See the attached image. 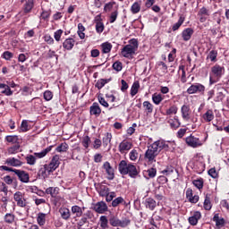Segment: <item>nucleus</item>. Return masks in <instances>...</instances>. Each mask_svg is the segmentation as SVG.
Wrapping results in <instances>:
<instances>
[{
    "label": "nucleus",
    "instance_id": "obj_1",
    "mask_svg": "<svg viewBox=\"0 0 229 229\" xmlns=\"http://www.w3.org/2000/svg\"><path fill=\"white\" fill-rule=\"evenodd\" d=\"M170 144L171 142L163 140H158L153 142L148 147V149L145 152L144 158L146 162H148V164H154V162H157V157L160 155V151L163 149L165 151H169L171 149V148H169Z\"/></svg>",
    "mask_w": 229,
    "mask_h": 229
},
{
    "label": "nucleus",
    "instance_id": "obj_2",
    "mask_svg": "<svg viewBox=\"0 0 229 229\" xmlns=\"http://www.w3.org/2000/svg\"><path fill=\"white\" fill-rule=\"evenodd\" d=\"M139 49V41L136 38L129 40V44L125 45L121 50V55L123 58H133V55Z\"/></svg>",
    "mask_w": 229,
    "mask_h": 229
},
{
    "label": "nucleus",
    "instance_id": "obj_3",
    "mask_svg": "<svg viewBox=\"0 0 229 229\" xmlns=\"http://www.w3.org/2000/svg\"><path fill=\"white\" fill-rule=\"evenodd\" d=\"M223 74H225V67L215 64L211 68V72L209 73V83L210 85H214V83H217L223 77Z\"/></svg>",
    "mask_w": 229,
    "mask_h": 229
},
{
    "label": "nucleus",
    "instance_id": "obj_4",
    "mask_svg": "<svg viewBox=\"0 0 229 229\" xmlns=\"http://www.w3.org/2000/svg\"><path fill=\"white\" fill-rule=\"evenodd\" d=\"M54 146L51 145L47 148L43 149L41 152H35L34 155L29 154L26 156L25 160L29 165H35L37 164V158H44L47 153L53 149Z\"/></svg>",
    "mask_w": 229,
    "mask_h": 229
},
{
    "label": "nucleus",
    "instance_id": "obj_5",
    "mask_svg": "<svg viewBox=\"0 0 229 229\" xmlns=\"http://www.w3.org/2000/svg\"><path fill=\"white\" fill-rule=\"evenodd\" d=\"M21 3L23 4L21 7V15H28V13H31L33 9L35 8V0H21Z\"/></svg>",
    "mask_w": 229,
    "mask_h": 229
},
{
    "label": "nucleus",
    "instance_id": "obj_6",
    "mask_svg": "<svg viewBox=\"0 0 229 229\" xmlns=\"http://www.w3.org/2000/svg\"><path fill=\"white\" fill-rule=\"evenodd\" d=\"M60 165V156L55 155L53 157L51 162L48 165H45V170L47 173H53L54 171H56Z\"/></svg>",
    "mask_w": 229,
    "mask_h": 229
},
{
    "label": "nucleus",
    "instance_id": "obj_7",
    "mask_svg": "<svg viewBox=\"0 0 229 229\" xmlns=\"http://www.w3.org/2000/svg\"><path fill=\"white\" fill-rule=\"evenodd\" d=\"M187 92L189 94H205V86L201 83L192 84L188 88Z\"/></svg>",
    "mask_w": 229,
    "mask_h": 229
},
{
    "label": "nucleus",
    "instance_id": "obj_8",
    "mask_svg": "<svg viewBox=\"0 0 229 229\" xmlns=\"http://www.w3.org/2000/svg\"><path fill=\"white\" fill-rule=\"evenodd\" d=\"M92 208L97 214H105V212H108V206L105 201H98L93 204Z\"/></svg>",
    "mask_w": 229,
    "mask_h": 229
},
{
    "label": "nucleus",
    "instance_id": "obj_9",
    "mask_svg": "<svg viewBox=\"0 0 229 229\" xmlns=\"http://www.w3.org/2000/svg\"><path fill=\"white\" fill-rule=\"evenodd\" d=\"M185 142L190 148H199L203 144L199 138L194 137L192 134L185 139Z\"/></svg>",
    "mask_w": 229,
    "mask_h": 229
},
{
    "label": "nucleus",
    "instance_id": "obj_10",
    "mask_svg": "<svg viewBox=\"0 0 229 229\" xmlns=\"http://www.w3.org/2000/svg\"><path fill=\"white\" fill-rule=\"evenodd\" d=\"M13 199L16 201L17 206L21 207V208H24L28 205V201H26V199H24V194L21 191H16L13 194Z\"/></svg>",
    "mask_w": 229,
    "mask_h": 229
},
{
    "label": "nucleus",
    "instance_id": "obj_11",
    "mask_svg": "<svg viewBox=\"0 0 229 229\" xmlns=\"http://www.w3.org/2000/svg\"><path fill=\"white\" fill-rule=\"evenodd\" d=\"M14 174L18 176L21 183H30V174H28L26 171L16 169L14 170Z\"/></svg>",
    "mask_w": 229,
    "mask_h": 229
},
{
    "label": "nucleus",
    "instance_id": "obj_12",
    "mask_svg": "<svg viewBox=\"0 0 229 229\" xmlns=\"http://www.w3.org/2000/svg\"><path fill=\"white\" fill-rule=\"evenodd\" d=\"M133 145L131 144V142L124 140H123L119 146H118V151L122 154L124 155L125 153H128V151H130V149H131V147Z\"/></svg>",
    "mask_w": 229,
    "mask_h": 229
},
{
    "label": "nucleus",
    "instance_id": "obj_13",
    "mask_svg": "<svg viewBox=\"0 0 229 229\" xmlns=\"http://www.w3.org/2000/svg\"><path fill=\"white\" fill-rule=\"evenodd\" d=\"M102 167L106 171V173L107 174V178L109 180H114V178H115V174L114 173V167H112V165H110V162L106 161L103 164Z\"/></svg>",
    "mask_w": 229,
    "mask_h": 229
},
{
    "label": "nucleus",
    "instance_id": "obj_14",
    "mask_svg": "<svg viewBox=\"0 0 229 229\" xmlns=\"http://www.w3.org/2000/svg\"><path fill=\"white\" fill-rule=\"evenodd\" d=\"M140 173V170L133 164H128L126 174H129L131 178H137Z\"/></svg>",
    "mask_w": 229,
    "mask_h": 229
},
{
    "label": "nucleus",
    "instance_id": "obj_15",
    "mask_svg": "<svg viewBox=\"0 0 229 229\" xmlns=\"http://www.w3.org/2000/svg\"><path fill=\"white\" fill-rule=\"evenodd\" d=\"M198 17L200 22H205L210 17V11L207 7H202L198 13Z\"/></svg>",
    "mask_w": 229,
    "mask_h": 229
},
{
    "label": "nucleus",
    "instance_id": "obj_16",
    "mask_svg": "<svg viewBox=\"0 0 229 229\" xmlns=\"http://www.w3.org/2000/svg\"><path fill=\"white\" fill-rule=\"evenodd\" d=\"M181 114L183 121H189L191 119V106L187 105H183L181 107Z\"/></svg>",
    "mask_w": 229,
    "mask_h": 229
},
{
    "label": "nucleus",
    "instance_id": "obj_17",
    "mask_svg": "<svg viewBox=\"0 0 229 229\" xmlns=\"http://www.w3.org/2000/svg\"><path fill=\"white\" fill-rule=\"evenodd\" d=\"M90 115H95V117H99L101 115V107L98 102H94L89 107Z\"/></svg>",
    "mask_w": 229,
    "mask_h": 229
},
{
    "label": "nucleus",
    "instance_id": "obj_18",
    "mask_svg": "<svg viewBox=\"0 0 229 229\" xmlns=\"http://www.w3.org/2000/svg\"><path fill=\"white\" fill-rule=\"evenodd\" d=\"M96 189L99 194V196H101L102 198H105L106 196H108V192H110V189L106 186V185H103L98 183L96 186Z\"/></svg>",
    "mask_w": 229,
    "mask_h": 229
},
{
    "label": "nucleus",
    "instance_id": "obj_19",
    "mask_svg": "<svg viewBox=\"0 0 229 229\" xmlns=\"http://www.w3.org/2000/svg\"><path fill=\"white\" fill-rule=\"evenodd\" d=\"M199 219H201V212L194 211L193 215L188 218V221L191 226H196V225H198Z\"/></svg>",
    "mask_w": 229,
    "mask_h": 229
},
{
    "label": "nucleus",
    "instance_id": "obj_20",
    "mask_svg": "<svg viewBox=\"0 0 229 229\" xmlns=\"http://www.w3.org/2000/svg\"><path fill=\"white\" fill-rule=\"evenodd\" d=\"M95 23H96L97 33H103V31H105V24H103V21H101L100 15H97L95 17Z\"/></svg>",
    "mask_w": 229,
    "mask_h": 229
},
{
    "label": "nucleus",
    "instance_id": "obj_21",
    "mask_svg": "<svg viewBox=\"0 0 229 229\" xmlns=\"http://www.w3.org/2000/svg\"><path fill=\"white\" fill-rule=\"evenodd\" d=\"M213 221L216 223V228L220 229L225 226V218L219 216V213H216L213 216Z\"/></svg>",
    "mask_w": 229,
    "mask_h": 229
},
{
    "label": "nucleus",
    "instance_id": "obj_22",
    "mask_svg": "<svg viewBox=\"0 0 229 229\" xmlns=\"http://www.w3.org/2000/svg\"><path fill=\"white\" fill-rule=\"evenodd\" d=\"M59 214L64 221H69V219H71V210L65 207L59 208Z\"/></svg>",
    "mask_w": 229,
    "mask_h": 229
},
{
    "label": "nucleus",
    "instance_id": "obj_23",
    "mask_svg": "<svg viewBox=\"0 0 229 229\" xmlns=\"http://www.w3.org/2000/svg\"><path fill=\"white\" fill-rule=\"evenodd\" d=\"M186 198L190 203H196L197 201H199V196L193 195L192 189L191 188H188L186 191Z\"/></svg>",
    "mask_w": 229,
    "mask_h": 229
},
{
    "label": "nucleus",
    "instance_id": "obj_24",
    "mask_svg": "<svg viewBox=\"0 0 229 229\" xmlns=\"http://www.w3.org/2000/svg\"><path fill=\"white\" fill-rule=\"evenodd\" d=\"M5 164L11 165L12 167H21L22 162L15 157H9L6 159Z\"/></svg>",
    "mask_w": 229,
    "mask_h": 229
},
{
    "label": "nucleus",
    "instance_id": "obj_25",
    "mask_svg": "<svg viewBox=\"0 0 229 229\" xmlns=\"http://www.w3.org/2000/svg\"><path fill=\"white\" fill-rule=\"evenodd\" d=\"M144 205L148 210H155V208H157V201L153 199V198L146 199Z\"/></svg>",
    "mask_w": 229,
    "mask_h": 229
},
{
    "label": "nucleus",
    "instance_id": "obj_26",
    "mask_svg": "<svg viewBox=\"0 0 229 229\" xmlns=\"http://www.w3.org/2000/svg\"><path fill=\"white\" fill-rule=\"evenodd\" d=\"M193 34H194V30H192L191 28H188L184 30L182 32V37L184 42H188V40L192 37Z\"/></svg>",
    "mask_w": 229,
    "mask_h": 229
},
{
    "label": "nucleus",
    "instance_id": "obj_27",
    "mask_svg": "<svg viewBox=\"0 0 229 229\" xmlns=\"http://www.w3.org/2000/svg\"><path fill=\"white\" fill-rule=\"evenodd\" d=\"M202 119L205 121V123H211V121H214V111L212 109H208L202 115Z\"/></svg>",
    "mask_w": 229,
    "mask_h": 229
},
{
    "label": "nucleus",
    "instance_id": "obj_28",
    "mask_svg": "<svg viewBox=\"0 0 229 229\" xmlns=\"http://www.w3.org/2000/svg\"><path fill=\"white\" fill-rule=\"evenodd\" d=\"M118 171L120 174L126 175V172L128 171V163L126 160H122L118 165Z\"/></svg>",
    "mask_w": 229,
    "mask_h": 229
},
{
    "label": "nucleus",
    "instance_id": "obj_29",
    "mask_svg": "<svg viewBox=\"0 0 229 229\" xmlns=\"http://www.w3.org/2000/svg\"><path fill=\"white\" fill-rule=\"evenodd\" d=\"M60 192V188L58 187H49L46 190V194H50L52 198H56Z\"/></svg>",
    "mask_w": 229,
    "mask_h": 229
},
{
    "label": "nucleus",
    "instance_id": "obj_30",
    "mask_svg": "<svg viewBox=\"0 0 229 229\" xmlns=\"http://www.w3.org/2000/svg\"><path fill=\"white\" fill-rule=\"evenodd\" d=\"M4 221L7 225H13V223H15V215L12 213H6L4 216Z\"/></svg>",
    "mask_w": 229,
    "mask_h": 229
},
{
    "label": "nucleus",
    "instance_id": "obj_31",
    "mask_svg": "<svg viewBox=\"0 0 229 229\" xmlns=\"http://www.w3.org/2000/svg\"><path fill=\"white\" fill-rule=\"evenodd\" d=\"M63 47H64V49H67V51H71V49L74 47V39L72 38L65 39L64 42L63 43Z\"/></svg>",
    "mask_w": 229,
    "mask_h": 229
},
{
    "label": "nucleus",
    "instance_id": "obj_32",
    "mask_svg": "<svg viewBox=\"0 0 229 229\" xmlns=\"http://www.w3.org/2000/svg\"><path fill=\"white\" fill-rule=\"evenodd\" d=\"M72 213L75 214V217H81V216H83V210L80 206H72Z\"/></svg>",
    "mask_w": 229,
    "mask_h": 229
},
{
    "label": "nucleus",
    "instance_id": "obj_33",
    "mask_svg": "<svg viewBox=\"0 0 229 229\" xmlns=\"http://www.w3.org/2000/svg\"><path fill=\"white\" fill-rule=\"evenodd\" d=\"M139 89H140V84L139 83V81H135L131 88V96L133 98L134 96H137L138 92H139Z\"/></svg>",
    "mask_w": 229,
    "mask_h": 229
},
{
    "label": "nucleus",
    "instance_id": "obj_34",
    "mask_svg": "<svg viewBox=\"0 0 229 229\" xmlns=\"http://www.w3.org/2000/svg\"><path fill=\"white\" fill-rule=\"evenodd\" d=\"M69 149V145L66 142L61 143L56 147L55 151L57 153H65Z\"/></svg>",
    "mask_w": 229,
    "mask_h": 229
},
{
    "label": "nucleus",
    "instance_id": "obj_35",
    "mask_svg": "<svg viewBox=\"0 0 229 229\" xmlns=\"http://www.w3.org/2000/svg\"><path fill=\"white\" fill-rule=\"evenodd\" d=\"M110 79H99L95 84V87L98 89V90H101V89H103V87H105V85H106V83H108Z\"/></svg>",
    "mask_w": 229,
    "mask_h": 229
},
{
    "label": "nucleus",
    "instance_id": "obj_36",
    "mask_svg": "<svg viewBox=\"0 0 229 229\" xmlns=\"http://www.w3.org/2000/svg\"><path fill=\"white\" fill-rule=\"evenodd\" d=\"M100 221V228L101 229H108V218L106 217V216H101L99 218Z\"/></svg>",
    "mask_w": 229,
    "mask_h": 229
},
{
    "label": "nucleus",
    "instance_id": "obj_37",
    "mask_svg": "<svg viewBox=\"0 0 229 229\" xmlns=\"http://www.w3.org/2000/svg\"><path fill=\"white\" fill-rule=\"evenodd\" d=\"M101 47H102V53H104V55H106L110 53V51H112V43H108V42L102 43Z\"/></svg>",
    "mask_w": 229,
    "mask_h": 229
},
{
    "label": "nucleus",
    "instance_id": "obj_38",
    "mask_svg": "<svg viewBox=\"0 0 229 229\" xmlns=\"http://www.w3.org/2000/svg\"><path fill=\"white\" fill-rule=\"evenodd\" d=\"M168 123L170 124L171 128H173V130H176L177 128H180V125H181L180 120H178L176 117L173 119H169Z\"/></svg>",
    "mask_w": 229,
    "mask_h": 229
},
{
    "label": "nucleus",
    "instance_id": "obj_39",
    "mask_svg": "<svg viewBox=\"0 0 229 229\" xmlns=\"http://www.w3.org/2000/svg\"><path fill=\"white\" fill-rule=\"evenodd\" d=\"M104 148H106L108 144L112 142V133L106 132L105 137L102 139Z\"/></svg>",
    "mask_w": 229,
    "mask_h": 229
},
{
    "label": "nucleus",
    "instance_id": "obj_40",
    "mask_svg": "<svg viewBox=\"0 0 229 229\" xmlns=\"http://www.w3.org/2000/svg\"><path fill=\"white\" fill-rule=\"evenodd\" d=\"M184 21H185V17L180 16L178 21L174 23V26L172 27L173 31H176L180 30V27L182 26V24H183Z\"/></svg>",
    "mask_w": 229,
    "mask_h": 229
},
{
    "label": "nucleus",
    "instance_id": "obj_41",
    "mask_svg": "<svg viewBox=\"0 0 229 229\" xmlns=\"http://www.w3.org/2000/svg\"><path fill=\"white\" fill-rule=\"evenodd\" d=\"M152 101L155 105H158L159 103H162V101H164V98H162L161 94L154 93L152 95Z\"/></svg>",
    "mask_w": 229,
    "mask_h": 229
},
{
    "label": "nucleus",
    "instance_id": "obj_42",
    "mask_svg": "<svg viewBox=\"0 0 229 229\" xmlns=\"http://www.w3.org/2000/svg\"><path fill=\"white\" fill-rule=\"evenodd\" d=\"M19 149H21V145H19V143H16L15 145L8 148V154L15 155V153H19Z\"/></svg>",
    "mask_w": 229,
    "mask_h": 229
},
{
    "label": "nucleus",
    "instance_id": "obj_43",
    "mask_svg": "<svg viewBox=\"0 0 229 229\" xmlns=\"http://www.w3.org/2000/svg\"><path fill=\"white\" fill-rule=\"evenodd\" d=\"M38 224L40 226H44V225H46V214L44 213H39L38 215V218H37Z\"/></svg>",
    "mask_w": 229,
    "mask_h": 229
},
{
    "label": "nucleus",
    "instance_id": "obj_44",
    "mask_svg": "<svg viewBox=\"0 0 229 229\" xmlns=\"http://www.w3.org/2000/svg\"><path fill=\"white\" fill-rule=\"evenodd\" d=\"M208 59L211 62H217V50H211L208 55Z\"/></svg>",
    "mask_w": 229,
    "mask_h": 229
},
{
    "label": "nucleus",
    "instance_id": "obj_45",
    "mask_svg": "<svg viewBox=\"0 0 229 229\" xmlns=\"http://www.w3.org/2000/svg\"><path fill=\"white\" fill-rule=\"evenodd\" d=\"M131 13H139L140 12V3L135 2L131 7Z\"/></svg>",
    "mask_w": 229,
    "mask_h": 229
},
{
    "label": "nucleus",
    "instance_id": "obj_46",
    "mask_svg": "<svg viewBox=\"0 0 229 229\" xmlns=\"http://www.w3.org/2000/svg\"><path fill=\"white\" fill-rule=\"evenodd\" d=\"M49 17H51V9H49L47 11L42 9V13L40 14V19H42L43 21H47V19H49Z\"/></svg>",
    "mask_w": 229,
    "mask_h": 229
},
{
    "label": "nucleus",
    "instance_id": "obj_47",
    "mask_svg": "<svg viewBox=\"0 0 229 229\" xmlns=\"http://www.w3.org/2000/svg\"><path fill=\"white\" fill-rule=\"evenodd\" d=\"M143 106L147 110V114H153V104H150L149 101H144Z\"/></svg>",
    "mask_w": 229,
    "mask_h": 229
},
{
    "label": "nucleus",
    "instance_id": "obj_48",
    "mask_svg": "<svg viewBox=\"0 0 229 229\" xmlns=\"http://www.w3.org/2000/svg\"><path fill=\"white\" fill-rule=\"evenodd\" d=\"M120 221L121 219L117 218L116 216H111L109 218V225H111V226L117 227L120 225Z\"/></svg>",
    "mask_w": 229,
    "mask_h": 229
},
{
    "label": "nucleus",
    "instance_id": "obj_49",
    "mask_svg": "<svg viewBox=\"0 0 229 229\" xmlns=\"http://www.w3.org/2000/svg\"><path fill=\"white\" fill-rule=\"evenodd\" d=\"M91 142L92 141L90 140V137L85 136L82 138L81 144H82L83 148H85L86 149H89V146H90Z\"/></svg>",
    "mask_w": 229,
    "mask_h": 229
},
{
    "label": "nucleus",
    "instance_id": "obj_50",
    "mask_svg": "<svg viewBox=\"0 0 229 229\" xmlns=\"http://www.w3.org/2000/svg\"><path fill=\"white\" fill-rule=\"evenodd\" d=\"M83 31H85V27L83 26V24L79 23L78 24V35H79L80 38H81V39L85 38V33H83Z\"/></svg>",
    "mask_w": 229,
    "mask_h": 229
},
{
    "label": "nucleus",
    "instance_id": "obj_51",
    "mask_svg": "<svg viewBox=\"0 0 229 229\" xmlns=\"http://www.w3.org/2000/svg\"><path fill=\"white\" fill-rule=\"evenodd\" d=\"M5 140L11 144H19V136H6Z\"/></svg>",
    "mask_w": 229,
    "mask_h": 229
},
{
    "label": "nucleus",
    "instance_id": "obj_52",
    "mask_svg": "<svg viewBox=\"0 0 229 229\" xmlns=\"http://www.w3.org/2000/svg\"><path fill=\"white\" fill-rule=\"evenodd\" d=\"M122 203H124V199L123 197H117L112 201V207H119Z\"/></svg>",
    "mask_w": 229,
    "mask_h": 229
},
{
    "label": "nucleus",
    "instance_id": "obj_53",
    "mask_svg": "<svg viewBox=\"0 0 229 229\" xmlns=\"http://www.w3.org/2000/svg\"><path fill=\"white\" fill-rule=\"evenodd\" d=\"M89 223V218H86L83 215L81 216V218L77 223L78 229H81V227Z\"/></svg>",
    "mask_w": 229,
    "mask_h": 229
},
{
    "label": "nucleus",
    "instance_id": "obj_54",
    "mask_svg": "<svg viewBox=\"0 0 229 229\" xmlns=\"http://www.w3.org/2000/svg\"><path fill=\"white\" fill-rule=\"evenodd\" d=\"M118 15H119V11H117V10L111 13V15L109 17L110 24H114V22H115V21H117Z\"/></svg>",
    "mask_w": 229,
    "mask_h": 229
},
{
    "label": "nucleus",
    "instance_id": "obj_55",
    "mask_svg": "<svg viewBox=\"0 0 229 229\" xmlns=\"http://www.w3.org/2000/svg\"><path fill=\"white\" fill-rule=\"evenodd\" d=\"M131 223V220H130L129 218H123L120 220L119 226L121 228H126V226H130Z\"/></svg>",
    "mask_w": 229,
    "mask_h": 229
},
{
    "label": "nucleus",
    "instance_id": "obj_56",
    "mask_svg": "<svg viewBox=\"0 0 229 229\" xmlns=\"http://www.w3.org/2000/svg\"><path fill=\"white\" fill-rule=\"evenodd\" d=\"M178 114V107L176 106H172L166 110V115H173Z\"/></svg>",
    "mask_w": 229,
    "mask_h": 229
},
{
    "label": "nucleus",
    "instance_id": "obj_57",
    "mask_svg": "<svg viewBox=\"0 0 229 229\" xmlns=\"http://www.w3.org/2000/svg\"><path fill=\"white\" fill-rule=\"evenodd\" d=\"M113 69L114 71H116V72H120V71H123V63L120 61H116L113 64Z\"/></svg>",
    "mask_w": 229,
    "mask_h": 229
},
{
    "label": "nucleus",
    "instance_id": "obj_58",
    "mask_svg": "<svg viewBox=\"0 0 229 229\" xmlns=\"http://www.w3.org/2000/svg\"><path fill=\"white\" fill-rule=\"evenodd\" d=\"M130 160H131L132 162H135V160H137V158H139V152H137V149H132L130 154Z\"/></svg>",
    "mask_w": 229,
    "mask_h": 229
},
{
    "label": "nucleus",
    "instance_id": "obj_59",
    "mask_svg": "<svg viewBox=\"0 0 229 229\" xmlns=\"http://www.w3.org/2000/svg\"><path fill=\"white\" fill-rule=\"evenodd\" d=\"M204 208L205 210H210L212 208V203L210 202V198H208V196H206L204 200Z\"/></svg>",
    "mask_w": 229,
    "mask_h": 229
},
{
    "label": "nucleus",
    "instance_id": "obj_60",
    "mask_svg": "<svg viewBox=\"0 0 229 229\" xmlns=\"http://www.w3.org/2000/svg\"><path fill=\"white\" fill-rule=\"evenodd\" d=\"M193 185L199 189V190H201L203 189V179H197V180H194L193 181Z\"/></svg>",
    "mask_w": 229,
    "mask_h": 229
},
{
    "label": "nucleus",
    "instance_id": "obj_61",
    "mask_svg": "<svg viewBox=\"0 0 229 229\" xmlns=\"http://www.w3.org/2000/svg\"><path fill=\"white\" fill-rule=\"evenodd\" d=\"M43 97L46 101H51L53 99V92L50 90H46L43 94Z\"/></svg>",
    "mask_w": 229,
    "mask_h": 229
},
{
    "label": "nucleus",
    "instance_id": "obj_62",
    "mask_svg": "<svg viewBox=\"0 0 229 229\" xmlns=\"http://www.w3.org/2000/svg\"><path fill=\"white\" fill-rule=\"evenodd\" d=\"M157 65L163 72H167V64H165V63L159 61Z\"/></svg>",
    "mask_w": 229,
    "mask_h": 229
},
{
    "label": "nucleus",
    "instance_id": "obj_63",
    "mask_svg": "<svg viewBox=\"0 0 229 229\" xmlns=\"http://www.w3.org/2000/svg\"><path fill=\"white\" fill-rule=\"evenodd\" d=\"M30 130V125H28V120H23L21 124V131H28Z\"/></svg>",
    "mask_w": 229,
    "mask_h": 229
},
{
    "label": "nucleus",
    "instance_id": "obj_64",
    "mask_svg": "<svg viewBox=\"0 0 229 229\" xmlns=\"http://www.w3.org/2000/svg\"><path fill=\"white\" fill-rule=\"evenodd\" d=\"M1 94H4V96H13V91H12V89L7 85L4 90L1 91Z\"/></svg>",
    "mask_w": 229,
    "mask_h": 229
}]
</instances>
